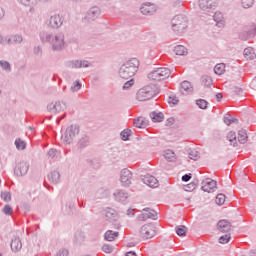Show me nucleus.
Segmentation results:
<instances>
[{
  "mask_svg": "<svg viewBox=\"0 0 256 256\" xmlns=\"http://www.w3.org/2000/svg\"><path fill=\"white\" fill-rule=\"evenodd\" d=\"M40 40L42 43H50L53 51H63L65 49V35L63 33L54 35L49 32H41Z\"/></svg>",
  "mask_w": 256,
  "mask_h": 256,
  "instance_id": "1",
  "label": "nucleus"
},
{
  "mask_svg": "<svg viewBox=\"0 0 256 256\" xmlns=\"http://www.w3.org/2000/svg\"><path fill=\"white\" fill-rule=\"evenodd\" d=\"M137 71H139V60L131 58L120 67L119 75L122 79H131Z\"/></svg>",
  "mask_w": 256,
  "mask_h": 256,
  "instance_id": "2",
  "label": "nucleus"
},
{
  "mask_svg": "<svg viewBox=\"0 0 256 256\" xmlns=\"http://www.w3.org/2000/svg\"><path fill=\"white\" fill-rule=\"evenodd\" d=\"M171 23L172 31H174L176 35H183L189 27V19L185 14H177L172 18Z\"/></svg>",
  "mask_w": 256,
  "mask_h": 256,
  "instance_id": "3",
  "label": "nucleus"
},
{
  "mask_svg": "<svg viewBox=\"0 0 256 256\" xmlns=\"http://www.w3.org/2000/svg\"><path fill=\"white\" fill-rule=\"evenodd\" d=\"M157 95H159L157 87L148 85L137 92L136 99L138 101H149L150 99H153V97H157Z\"/></svg>",
  "mask_w": 256,
  "mask_h": 256,
  "instance_id": "4",
  "label": "nucleus"
},
{
  "mask_svg": "<svg viewBox=\"0 0 256 256\" xmlns=\"http://www.w3.org/2000/svg\"><path fill=\"white\" fill-rule=\"evenodd\" d=\"M171 75V70L169 68H156L155 70L148 73V79L150 81H165V79H169Z\"/></svg>",
  "mask_w": 256,
  "mask_h": 256,
  "instance_id": "5",
  "label": "nucleus"
},
{
  "mask_svg": "<svg viewBox=\"0 0 256 256\" xmlns=\"http://www.w3.org/2000/svg\"><path fill=\"white\" fill-rule=\"evenodd\" d=\"M256 36V24L253 22L248 23L238 34L240 41H249V39H255Z\"/></svg>",
  "mask_w": 256,
  "mask_h": 256,
  "instance_id": "6",
  "label": "nucleus"
},
{
  "mask_svg": "<svg viewBox=\"0 0 256 256\" xmlns=\"http://www.w3.org/2000/svg\"><path fill=\"white\" fill-rule=\"evenodd\" d=\"M77 135H79V126L77 124H72L66 128V131L62 134L61 139L64 143H66V145H71Z\"/></svg>",
  "mask_w": 256,
  "mask_h": 256,
  "instance_id": "7",
  "label": "nucleus"
},
{
  "mask_svg": "<svg viewBox=\"0 0 256 256\" xmlns=\"http://www.w3.org/2000/svg\"><path fill=\"white\" fill-rule=\"evenodd\" d=\"M105 217H106V221H108V223H112L115 229L117 230L121 229V223H119V213H117V210L112 208H107Z\"/></svg>",
  "mask_w": 256,
  "mask_h": 256,
  "instance_id": "8",
  "label": "nucleus"
},
{
  "mask_svg": "<svg viewBox=\"0 0 256 256\" xmlns=\"http://www.w3.org/2000/svg\"><path fill=\"white\" fill-rule=\"evenodd\" d=\"M91 65L87 60H67L64 62L66 69H82L87 68Z\"/></svg>",
  "mask_w": 256,
  "mask_h": 256,
  "instance_id": "9",
  "label": "nucleus"
},
{
  "mask_svg": "<svg viewBox=\"0 0 256 256\" xmlns=\"http://www.w3.org/2000/svg\"><path fill=\"white\" fill-rule=\"evenodd\" d=\"M65 109H67V104L63 101L52 102L47 105V111L52 113V115H57V113H61Z\"/></svg>",
  "mask_w": 256,
  "mask_h": 256,
  "instance_id": "10",
  "label": "nucleus"
},
{
  "mask_svg": "<svg viewBox=\"0 0 256 256\" xmlns=\"http://www.w3.org/2000/svg\"><path fill=\"white\" fill-rule=\"evenodd\" d=\"M143 211L144 213H141L140 215L137 216L138 221H147V219H152V221H157L158 219L157 211L151 208H144Z\"/></svg>",
  "mask_w": 256,
  "mask_h": 256,
  "instance_id": "11",
  "label": "nucleus"
},
{
  "mask_svg": "<svg viewBox=\"0 0 256 256\" xmlns=\"http://www.w3.org/2000/svg\"><path fill=\"white\" fill-rule=\"evenodd\" d=\"M201 189L204 193H215V191H217V181L211 178H206L202 182Z\"/></svg>",
  "mask_w": 256,
  "mask_h": 256,
  "instance_id": "12",
  "label": "nucleus"
},
{
  "mask_svg": "<svg viewBox=\"0 0 256 256\" xmlns=\"http://www.w3.org/2000/svg\"><path fill=\"white\" fill-rule=\"evenodd\" d=\"M131 179H133V173L127 168L122 169L120 172L122 187H129L131 185Z\"/></svg>",
  "mask_w": 256,
  "mask_h": 256,
  "instance_id": "13",
  "label": "nucleus"
},
{
  "mask_svg": "<svg viewBox=\"0 0 256 256\" xmlns=\"http://www.w3.org/2000/svg\"><path fill=\"white\" fill-rule=\"evenodd\" d=\"M63 21L65 19L60 14H54L52 15L48 20V26L51 29H59L63 25Z\"/></svg>",
  "mask_w": 256,
  "mask_h": 256,
  "instance_id": "14",
  "label": "nucleus"
},
{
  "mask_svg": "<svg viewBox=\"0 0 256 256\" xmlns=\"http://www.w3.org/2000/svg\"><path fill=\"white\" fill-rule=\"evenodd\" d=\"M140 236L142 239H153L155 237V230L152 224H145L140 228Z\"/></svg>",
  "mask_w": 256,
  "mask_h": 256,
  "instance_id": "15",
  "label": "nucleus"
},
{
  "mask_svg": "<svg viewBox=\"0 0 256 256\" xmlns=\"http://www.w3.org/2000/svg\"><path fill=\"white\" fill-rule=\"evenodd\" d=\"M141 181L142 183H144V185L150 187V189H155L156 187H159V180H157V178H155V176L151 174H146L142 176Z\"/></svg>",
  "mask_w": 256,
  "mask_h": 256,
  "instance_id": "16",
  "label": "nucleus"
},
{
  "mask_svg": "<svg viewBox=\"0 0 256 256\" xmlns=\"http://www.w3.org/2000/svg\"><path fill=\"white\" fill-rule=\"evenodd\" d=\"M29 171V162L21 161L18 163L14 169L15 175L17 177H23Z\"/></svg>",
  "mask_w": 256,
  "mask_h": 256,
  "instance_id": "17",
  "label": "nucleus"
},
{
  "mask_svg": "<svg viewBox=\"0 0 256 256\" xmlns=\"http://www.w3.org/2000/svg\"><path fill=\"white\" fill-rule=\"evenodd\" d=\"M199 7L202 11H211L217 7L216 0H199Z\"/></svg>",
  "mask_w": 256,
  "mask_h": 256,
  "instance_id": "18",
  "label": "nucleus"
},
{
  "mask_svg": "<svg viewBox=\"0 0 256 256\" xmlns=\"http://www.w3.org/2000/svg\"><path fill=\"white\" fill-rule=\"evenodd\" d=\"M5 42L7 45H21L23 43V36L19 34L7 36L5 37Z\"/></svg>",
  "mask_w": 256,
  "mask_h": 256,
  "instance_id": "19",
  "label": "nucleus"
},
{
  "mask_svg": "<svg viewBox=\"0 0 256 256\" xmlns=\"http://www.w3.org/2000/svg\"><path fill=\"white\" fill-rule=\"evenodd\" d=\"M133 125L137 129H145L146 127H149V120L143 116H138L134 119Z\"/></svg>",
  "mask_w": 256,
  "mask_h": 256,
  "instance_id": "20",
  "label": "nucleus"
},
{
  "mask_svg": "<svg viewBox=\"0 0 256 256\" xmlns=\"http://www.w3.org/2000/svg\"><path fill=\"white\" fill-rule=\"evenodd\" d=\"M232 225L231 222H229V220H219L217 223V229L218 231H220L221 233H229V230L231 229Z\"/></svg>",
  "mask_w": 256,
  "mask_h": 256,
  "instance_id": "21",
  "label": "nucleus"
},
{
  "mask_svg": "<svg viewBox=\"0 0 256 256\" xmlns=\"http://www.w3.org/2000/svg\"><path fill=\"white\" fill-rule=\"evenodd\" d=\"M150 118L152 123H163V121H165V114H163V112L152 111Z\"/></svg>",
  "mask_w": 256,
  "mask_h": 256,
  "instance_id": "22",
  "label": "nucleus"
},
{
  "mask_svg": "<svg viewBox=\"0 0 256 256\" xmlns=\"http://www.w3.org/2000/svg\"><path fill=\"white\" fill-rule=\"evenodd\" d=\"M140 13H142V15H153V13H155V8L150 2L144 3L140 7Z\"/></svg>",
  "mask_w": 256,
  "mask_h": 256,
  "instance_id": "23",
  "label": "nucleus"
},
{
  "mask_svg": "<svg viewBox=\"0 0 256 256\" xmlns=\"http://www.w3.org/2000/svg\"><path fill=\"white\" fill-rule=\"evenodd\" d=\"M48 180L54 185H57L61 181V174L59 171L54 170L48 174Z\"/></svg>",
  "mask_w": 256,
  "mask_h": 256,
  "instance_id": "24",
  "label": "nucleus"
},
{
  "mask_svg": "<svg viewBox=\"0 0 256 256\" xmlns=\"http://www.w3.org/2000/svg\"><path fill=\"white\" fill-rule=\"evenodd\" d=\"M132 136H133V130L129 128H125L120 132L121 141H131Z\"/></svg>",
  "mask_w": 256,
  "mask_h": 256,
  "instance_id": "25",
  "label": "nucleus"
},
{
  "mask_svg": "<svg viewBox=\"0 0 256 256\" xmlns=\"http://www.w3.org/2000/svg\"><path fill=\"white\" fill-rule=\"evenodd\" d=\"M10 247L12 251H14L15 253H17V251H21L23 247V244L21 243V239L17 237L12 239Z\"/></svg>",
  "mask_w": 256,
  "mask_h": 256,
  "instance_id": "26",
  "label": "nucleus"
},
{
  "mask_svg": "<svg viewBox=\"0 0 256 256\" xmlns=\"http://www.w3.org/2000/svg\"><path fill=\"white\" fill-rule=\"evenodd\" d=\"M119 237V232L113 230H107L104 233V240L105 241H115Z\"/></svg>",
  "mask_w": 256,
  "mask_h": 256,
  "instance_id": "27",
  "label": "nucleus"
},
{
  "mask_svg": "<svg viewBox=\"0 0 256 256\" xmlns=\"http://www.w3.org/2000/svg\"><path fill=\"white\" fill-rule=\"evenodd\" d=\"M111 195V192L107 187H100L97 190V199H107Z\"/></svg>",
  "mask_w": 256,
  "mask_h": 256,
  "instance_id": "28",
  "label": "nucleus"
},
{
  "mask_svg": "<svg viewBox=\"0 0 256 256\" xmlns=\"http://www.w3.org/2000/svg\"><path fill=\"white\" fill-rule=\"evenodd\" d=\"M187 231H189V229L185 225L175 227V233L178 235V237H187Z\"/></svg>",
  "mask_w": 256,
  "mask_h": 256,
  "instance_id": "29",
  "label": "nucleus"
},
{
  "mask_svg": "<svg viewBox=\"0 0 256 256\" xmlns=\"http://www.w3.org/2000/svg\"><path fill=\"white\" fill-rule=\"evenodd\" d=\"M127 197H128V194L124 191H118L114 193V199L119 203H124V201H127Z\"/></svg>",
  "mask_w": 256,
  "mask_h": 256,
  "instance_id": "30",
  "label": "nucleus"
},
{
  "mask_svg": "<svg viewBox=\"0 0 256 256\" xmlns=\"http://www.w3.org/2000/svg\"><path fill=\"white\" fill-rule=\"evenodd\" d=\"M247 130L245 129H241L238 131V141L239 143H241V145H245V143H247Z\"/></svg>",
  "mask_w": 256,
  "mask_h": 256,
  "instance_id": "31",
  "label": "nucleus"
},
{
  "mask_svg": "<svg viewBox=\"0 0 256 256\" xmlns=\"http://www.w3.org/2000/svg\"><path fill=\"white\" fill-rule=\"evenodd\" d=\"M86 19L89 22L95 21V19H97V7L90 8V10L87 12Z\"/></svg>",
  "mask_w": 256,
  "mask_h": 256,
  "instance_id": "32",
  "label": "nucleus"
},
{
  "mask_svg": "<svg viewBox=\"0 0 256 256\" xmlns=\"http://www.w3.org/2000/svg\"><path fill=\"white\" fill-rule=\"evenodd\" d=\"M164 158L166 159V161H168L169 163H175V161L177 160V157L175 156V152H173L172 150H167L164 153Z\"/></svg>",
  "mask_w": 256,
  "mask_h": 256,
  "instance_id": "33",
  "label": "nucleus"
},
{
  "mask_svg": "<svg viewBox=\"0 0 256 256\" xmlns=\"http://www.w3.org/2000/svg\"><path fill=\"white\" fill-rule=\"evenodd\" d=\"M197 185H199V180L194 179L192 182L184 186V191L186 192L195 191V188L197 187Z\"/></svg>",
  "mask_w": 256,
  "mask_h": 256,
  "instance_id": "34",
  "label": "nucleus"
},
{
  "mask_svg": "<svg viewBox=\"0 0 256 256\" xmlns=\"http://www.w3.org/2000/svg\"><path fill=\"white\" fill-rule=\"evenodd\" d=\"M243 54L245 59H249V61H253L256 57L255 52L251 48H245Z\"/></svg>",
  "mask_w": 256,
  "mask_h": 256,
  "instance_id": "35",
  "label": "nucleus"
},
{
  "mask_svg": "<svg viewBox=\"0 0 256 256\" xmlns=\"http://www.w3.org/2000/svg\"><path fill=\"white\" fill-rule=\"evenodd\" d=\"M196 105L199 109H202V110L209 109V102L203 98L197 99Z\"/></svg>",
  "mask_w": 256,
  "mask_h": 256,
  "instance_id": "36",
  "label": "nucleus"
},
{
  "mask_svg": "<svg viewBox=\"0 0 256 256\" xmlns=\"http://www.w3.org/2000/svg\"><path fill=\"white\" fill-rule=\"evenodd\" d=\"M85 241V233L84 232H76L74 236V242L76 245H81Z\"/></svg>",
  "mask_w": 256,
  "mask_h": 256,
  "instance_id": "37",
  "label": "nucleus"
},
{
  "mask_svg": "<svg viewBox=\"0 0 256 256\" xmlns=\"http://www.w3.org/2000/svg\"><path fill=\"white\" fill-rule=\"evenodd\" d=\"M89 143H91L89 136H84L79 140L78 147L79 149H85V147H88Z\"/></svg>",
  "mask_w": 256,
  "mask_h": 256,
  "instance_id": "38",
  "label": "nucleus"
},
{
  "mask_svg": "<svg viewBox=\"0 0 256 256\" xmlns=\"http://www.w3.org/2000/svg\"><path fill=\"white\" fill-rule=\"evenodd\" d=\"M174 53L175 55H187V48H185V46L183 45H177L176 47H174Z\"/></svg>",
  "mask_w": 256,
  "mask_h": 256,
  "instance_id": "39",
  "label": "nucleus"
},
{
  "mask_svg": "<svg viewBox=\"0 0 256 256\" xmlns=\"http://www.w3.org/2000/svg\"><path fill=\"white\" fill-rule=\"evenodd\" d=\"M213 20L215 21L216 25L221 27V25H223V13L215 12L213 15Z\"/></svg>",
  "mask_w": 256,
  "mask_h": 256,
  "instance_id": "40",
  "label": "nucleus"
},
{
  "mask_svg": "<svg viewBox=\"0 0 256 256\" xmlns=\"http://www.w3.org/2000/svg\"><path fill=\"white\" fill-rule=\"evenodd\" d=\"M214 73L215 75H223V73H225V64L224 63L216 64L214 67Z\"/></svg>",
  "mask_w": 256,
  "mask_h": 256,
  "instance_id": "41",
  "label": "nucleus"
},
{
  "mask_svg": "<svg viewBox=\"0 0 256 256\" xmlns=\"http://www.w3.org/2000/svg\"><path fill=\"white\" fill-rule=\"evenodd\" d=\"M231 241V234L227 233L219 237L218 242L220 245H227Z\"/></svg>",
  "mask_w": 256,
  "mask_h": 256,
  "instance_id": "42",
  "label": "nucleus"
},
{
  "mask_svg": "<svg viewBox=\"0 0 256 256\" xmlns=\"http://www.w3.org/2000/svg\"><path fill=\"white\" fill-rule=\"evenodd\" d=\"M181 89L186 91V93H191L193 91V86H191V82L185 80L181 83Z\"/></svg>",
  "mask_w": 256,
  "mask_h": 256,
  "instance_id": "43",
  "label": "nucleus"
},
{
  "mask_svg": "<svg viewBox=\"0 0 256 256\" xmlns=\"http://www.w3.org/2000/svg\"><path fill=\"white\" fill-rule=\"evenodd\" d=\"M223 121L225 125H233V123H238V119L233 116H224Z\"/></svg>",
  "mask_w": 256,
  "mask_h": 256,
  "instance_id": "44",
  "label": "nucleus"
},
{
  "mask_svg": "<svg viewBox=\"0 0 256 256\" xmlns=\"http://www.w3.org/2000/svg\"><path fill=\"white\" fill-rule=\"evenodd\" d=\"M0 67L3 69V71L11 73V64L8 61L0 60Z\"/></svg>",
  "mask_w": 256,
  "mask_h": 256,
  "instance_id": "45",
  "label": "nucleus"
},
{
  "mask_svg": "<svg viewBox=\"0 0 256 256\" xmlns=\"http://www.w3.org/2000/svg\"><path fill=\"white\" fill-rule=\"evenodd\" d=\"M168 104L172 107H174V105H179V98L176 95L168 96Z\"/></svg>",
  "mask_w": 256,
  "mask_h": 256,
  "instance_id": "46",
  "label": "nucleus"
},
{
  "mask_svg": "<svg viewBox=\"0 0 256 256\" xmlns=\"http://www.w3.org/2000/svg\"><path fill=\"white\" fill-rule=\"evenodd\" d=\"M15 145H16V149H19L21 151H23L27 147V144L25 143V141L21 140L20 138L15 140Z\"/></svg>",
  "mask_w": 256,
  "mask_h": 256,
  "instance_id": "47",
  "label": "nucleus"
},
{
  "mask_svg": "<svg viewBox=\"0 0 256 256\" xmlns=\"http://www.w3.org/2000/svg\"><path fill=\"white\" fill-rule=\"evenodd\" d=\"M225 199H227V197L225 196V194L220 193L216 196V205H224L225 204Z\"/></svg>",
  "mask_w": 256,
  "mask_h": 256,
  "instance_id": "48",
  "label": "nucleus"
},
{
  "mask_svg": "<svg viewBox=\"0 0 256 256\" xmlns=\"http://www.w3.org/2000/svg\"><path fill=\"white\" fill-rule=\"evenodd\" d=\"M22 5L25 7H33V5H37L39 0H19Z\"/></svg>",
  "mask_w": 256,
  "mask_h": 256,
  "instance_id": "49",
  "label": "nucleus"
},
{
  "mask_svg": "<svg viewBox=\"0 0 256 256\" xmlns=\"http://www.w3.org/2000/svg\"><path fill=\"white\" fill-rule=\"evenodd\" d=\"M135 85V79L131 78L130 80L126 81L122 86L123 91H127V89H131L132 86Z\"/></svg>",
  "mask_w": 256,
  "mask_h": 256,
  "instance_id": "50",
  "label": "nucleus"
},
{
  "mask_svg": "<svg viewBox=\"0 0 256 256\" xmlns=\"http://www.w3.org/2000/svg\"><path fill=\"white\" fill-rule=\"evenodd\" d=\"M188 157L192 159V161H197L199 159V152L197 150H190Z\"/></svg>",
  "mask_w": 256,
  "mask_h": 256,
  "instance_id": "51",
  "label": "nucleus"
},
{
  "mask_svg": "<svg viewBox=\"0 0 256 256\" xmlns=\"http://www.w3.org/2000/svg\"><path fill=\"white\" fill-rule=\"evenodd\" d=\"M202 83L205 87H211L213 85V80L209 76L202 77Z\"/></svg>",
  "mask_w": 256,
  "mask_h": 256,
  "instance_id": "52",
  "label": "nucleus"
},
{
  "mask_svg": "<svg viewBox=\"0 0 256 256\" xmlns=\"http://www.w3.org/2000/svg\"><path fill=\"white\" fill-rule=\"evenodd\" d=\"M2 212L4 213V215H13V207H11V205L9 204H6L2 209Z\"/></svg>",
  "mask_w": 256,
  "mask_h": 256,
  "instance_id": "53",
  "label": "nucleus"
},
{
  "mask_svg": "<svg viewBox=\"0 0 256 256\" xmlns=\"http://www.w3.org/2000/svg\"><path fill=\"white\" fill-rule=\"evenodd\" d=\"M1 199H3L5 203H9V201H11V192H1Z\"/></svg>",
  "mask_w": 256,
  "mask_h": 256,
  "instance_id": "54",
  "label": "nucleus"
},
{
  "mask_svg": "<svg viewBox=\"0 0 256 256\" xmlns=\"http://www.w3.org/2000/svg\"><path fill=\"white\" fill-rule=\"evenodd\" d=\"M241 3L244 9H249V7L253 6V3H255V0H241Z\"/></svg>",
  "mask_w": 256,
  "mask_h": 256,
  "instance_id": "55",
  "label": "nucleus"
},
{
  "mask_svg": "<svg viewBox=\"0 0 256 256\" xmlns=\"http://www.w3.org/2000/svg\"><path fill=\"white\" fill-rule=\"evenodd\" d=\"M113 249H115V247H113V245L111 244H104L102 246V251L104 253H113Z\"/></svg>",
  "mask_w": 256,
  "mask_h": 256,
  "instance_id": "56",
  "label": "nucleus"
},
{
  "mask_svg": "<svg viewBox=\"0 0 256 256\" xmlns=\"http://www.w3.org/2000/svg\"><path fill=\"white\" fill-rule=\"evenodd\" d=\"M81 87H82V84H81V82L79 81V80H76L75 81V84L73 85V86H71V91L73 92V93H77V91H79V89H81Z\"/></svg>",
  "mask_w": 256,
  "mask_h": 256,
  "instance_id": "57",
  "label": "nucleus"
},
{
  "mask_svg": "<svg viewBox=\"0 0 256 256\" xmlns=\"http://www.w3.org/2000/svg\"><path fill=\"white\" fill-rule=\"evenodd\" d=\"M74 207H75V202L69 201L66 203V210L68 215H71V211H73Z\"/></svg>",
  "mask_w": 256,
  "mask_h": 256,
  "instance_id": "58",
  "label": "nucleus"
},
{
  "mask_svg": "<svg viewBox=\"0 0 256 256\" xmlns=\"http://www.w3.org/2000/svg\"><path fill=\"white\" fill-rule=\"evenodd\" d=\"M227 139L230 141V143H233L234 141H237V134L233 131H230L227 135Z\"/></svg>",
  "mask_w": 256,
  "mask_h": 256,
  "instance_id": "59",
  "label": "nucleus"
},
{
  "mask_svg": "<svg viewBox=\"0 0 256 256\" xmlns=\"http://www.w3.org/2000/svg\"><path fill=\"white\" fill-rule=\"evenodd\" d=\"M191 179H193V174L186 173L182 176L181 181H183V183H189V181H191Z\"/></svg>",
  "mask_w": 256,
  "mask_h": 256,
  "instance_id": "60",
  "label": "nucleus"
},
{
  "mask_svg": "<svg viewBox=\"0 0 256 256\" xmlns=\"http://www.w3.org/2000/svg\"><path fill=\"white\" fill-rule=\"evenodd\" d=\"M34 55H37V57H41L43 55V48L41 46H35L33 48Z\"/></svg>",
  "mask_w": 256,
  "mask_h": 256,
  "instance_id": "61",
  "label": "nucleus"
},
{
  "mask_svg": "<svg viewBox=\"0 0 256 256\" xmlns=\"http://www.w3.org/2000/svg\"><path fill=\"white\" fill-rule=\"evenodd\" d=\"M48 157H50L51 159H54V157L57 155V149L55 148H51L48 153H47Z\"/></svg>",
  "mask_w": 256,
  "mask_h": 256,
  "instance_id": "62",
  "label": "nucleus"
},
{
  "mask_svg": "<svg viewBox=\"0 0 256 256\" xmlns=\"http://www.w3.org/2000/svg\"><path fill=\"white\" fill-rule=\"evenodd\" d=\"M166 127H171L172 125H175V117H170L166 120Z\"/></svg>",
  "mask_w": 256,
  "mask_h": 256,
  "instance_id": "63",
  "label": "nucleus"
},
{
  "mask_svg": "<svg viewBox=\"0 0 256 256\" xmlns=\"http://www.w3.org/2000/svg\"><path fill=\"white\" fill-rule=\"evenodd\" d=\"M69 255V251H67V249H61L56 253V256H68Z\"/></svg>",
  "mask_w": 256,
  "mask_h": 256,
  "instance_id": "64",
  "label": "nucleus"
}]
</instances>
